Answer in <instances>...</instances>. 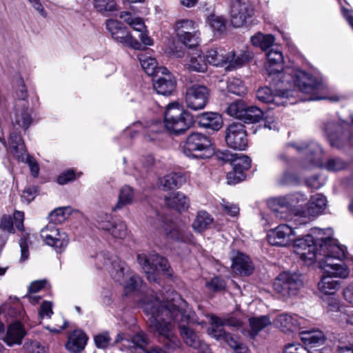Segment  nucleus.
<instances>
[{"instance_id": "37", "label": "nucleus", "mask_w": 353, "mask_h": 353, "mask_svg": "<svg viewBox=\"0 0 353 353\" xmlns=\"http://www.w3.org/2000/svg\"><path fill=\"white\" fill-rule=\"evenodd\" d=\"M335 276L332 274H325L323 275L320 281L318 283V288L321 292L324 294H333L340 288V283L334 280Z\"/></svg>"}, {"instance_id": "28", "label": "nucleus", "mask_w": 353, "mask_h": 353, "mask_svg": "<svg viewBox=\"0 0 353 353\" xmlns=\"http://www.w3.org/2000/svg\"><path fill=\"white\" fill-rule=\"evenodd\" d=\"M232 268L235 274L241 276H248L254 270V266L250 258L243 253H238L232 259Z\"/></svg>"}, {"instance_id": "53", "label": "nucleus", "mask_w": 353, "mask_h": 353, "mask_svg": "<svg viewBox=\"0 0 353 353\" xmlns=\"http://www.w3.org/2000/svg\"><path fill=\"white\" fill-rule=\"evenodd\" d=\"M307 348L299 343H288L283 347V353H307Z\"/></svg>"}, {"instance_id": "2", "label": "nucleus", "mask_w": 353, "mask_h": 353, "mask_svg": "<svg viewBox=\"0 0 353 353\" xmlns=\"http://www.w3.org/2000/svg\"><path fill=\"white\" fill-rule=\"evenodd\" d=\"M266 57L267 80L272 85H278L281 79H285L287 84L290 85H292V81H293L294 85L305 94H313L319 89L321 85L316 79L303 70L296 68L287 67L281 71L283 69V57L279 49L272 48L266 54Z\"/></svg>"}, {"instance_id": "22", "label": "nucleus", "mask_w": 353, "mask_h": 353, "mask_svg": "<svg viewBox=\"0 0 353 353\" xmlns=\"http://www.w3.org/2000/svg\"><path fill=\"white\" fill-rule=\"evenodd\" d=\"M234 57L233 51H228L224 48H213L207 51L205 59L207 62L216 67H222L230 63Z\"/></svg>"}, {"instance_id": "9", "label": "nucleus", "mask_w": 353, "mask_h": 353, "mask_svg": "<svg viewBox=\"0 0 353 353\" xmlns=\"http://www.w3.org/2000/svg\"><path fill=\"white\" fill-rule=\"evenodd\" d=\"M302 286L301 275L288 272L279 274L274 282V290L283 298L296 296Z\"/></svg>"}, {"instance_id": "48", "label": "nucleus", "mask_w": 353, "mask_h": 353, "mask_svg": "<svg viewBox=\"0 0 353 353\" xmlns=\"http://www.w3.org/2000/svg\"><path fill=\"white\" fill-rule=\"evenodd\" d=\"M228 92L236 95H242L246 92V88L243 81L236 77L229 78L227 82Z\"/></svg>"}, {"instance_id": "32", "label": "nucleus", "mask_w": 353, "mask_h": 353, "mask_svg": "<svg viewBox=\"0 0 353 353\" xmlns=\"http://www.w3.org/2000/svg\"><path fill=\"white\" fill-rule=\"evenodd\" d=\"M186 181L185 176L181 173H172L167 174L159 180V187L167 191L180 188Z\"/></svg>"}, {"instance_id": "40", "label": "nucleus", "mask_w": 353, "mask_h": 353, "mask_svg": "<svg viewBox=\"0 0 353 353\" xmlns=\"http://www.w3.org/2000/svg\"><path fill=\"white\" fill-rule=\"evenodd\" d=\"M133 199V190L128 185L122 187L119 194L118 202L112 207V210L115 212L123 208L124 206L130 204L132 202Z\"/></svg>"}, {"instance_id": "49", "label": "nucleus", "mask_w": 353, "mask_h": 353, "mask_svg": "<svg viewBox=\"0 0 353 353\" xmlns=\"http://www.w3.org/2000/svg\"><path fill=\"white\" fill-rule=\"evenodd\" d=\"M70 214L69 207L59 208L49 214L50 221L55 224L61 223L66 220Z\"/></svg>"}, {"instance_id": "39", "label": "nucleus", "mask_w": 353, "mask_h": 353, "mask_svg": "<svg viewBox=\"0 0 353 353\" xmlns=\"http://www.w3.org/2000/svg\"><path fill=\"white\" fill-rule=\"evenodd\" d=\"M223 155V160L230 161L233 168L239 170L243 173L244 170H247L250 168L251 159L248 156L228 153Z\"/></svg>"}, {"instance_id": "15", "label": "nucleus", "mask_w": 353, "mask_h": 353, "mask_svg": "<svg viewBox=\"0 0 353 353\" xmlns=\"http://www.w3.org/2000/svg\"><path fill=\"white\" fill-rule=\"evenodd\" d=\"M322 240L324 239L321 238L319 245ZM293 243L296 248V252L304 261H314L319 254V246H317L314 237L310 234L303 238H296V236Z\"/></svg>"}, {"instance_id": "16", "label": "nucleus", "mask_w": 353, "mask_h": 353, "mask_svg": "<svg viewBox=\"0 0 353 353\" xmlns=\"http://www.w3.org/2000/svg\"><path fill=\"white\" fill-rule=\"evenodd\" d=\"M225 141L231 148L239 150H245L248 145L245 126L240 123L230 124L225 130Z\"/></svg>"}, {"instance_id": "25", "label": "nucleus", "mask_w": 353, "mask_h": 353, "mask_svg": "<svg viewBox=\"0 0 353 353\" xmlns=\"http://www.w3.org/2000/svg\"><path fill=\"white\" fill-rule=\"evenodd\" d=\"M185 310L187 311L186 314H190V318L188 320V322L190 321L192 316L193 313L191 312V310L188 307V303H186V306H185ZM173 325H174V323H176V322H173ZM184 322L181 323H177L178 324H180V329H181V335L184 341V342L189 346L192 347L194 349H201L202 348L203 345H206L205 343H203L199 338V336L190 328L185 327L184 325H182L181 323H183ZM187 323V321L185 322Z\"/></svg>"}, {"instance_id": "54", "label": "nucleus", "mask_w": 353, "mask_h": 353, "mask_svg": "<svg viewBox=\"0 0 353 353\" xmlns=\"http://www.w3.org/2000/svg\"><path fill=\"white\" fill-rule=\"evenodd\" d=\"M346 166L345 162L340 159H330L325 164L326 169L333 172L341 170L345 168Z\"/></svg>"}, {"instance_id": "5", "label": "nucleus", "mask_w": 353, "mask_h": 353, "mask_svg": "<svg viewBox=\"0 0 353 353\" xmlns=\"http://www.w3.org/2000/svg\"><path fill=\"white\" fill-rule=\"evenodd\" d=\"M137 261L150 281L158 282L161 275L170 277L172 274L167 259L156 253L139 254Z\"/></svg>"}, {"instance_id": "44", "label": "nucleus", "mask_w": 353, "mask_h": 353, "mask_svg": "<svg viewBox=\"0 0 353 353\" xmlns=\"http://www.w3.org/2000/svg\"><path fill=\"white\" fill-rule=\"evenodd\" d=\"M263 117V112L260 108L256 106L248 107L246 105L242 121L247 123H257L261 120Z\"/></svg>"}, {"instance_id": "6", "label": "nucleus", "mask_w": 353, "mask_h": 353, "mask_svg": "<svg viewBox=\"0 0 353 353\" xmlns=\"http://www.w3.org/2000/svg\"><path fill=\"white\" fill-rule=\"evenodd\" d=\"M182 150L187 157L196 159L209 158L214 154L210 139L198 132L192 133L188 137Z\"/></svg>"}, {"instance_id": "55", "label": "nucleus", "mask_w": 353, "mask_h": 353, "mask_svg": "<svg viewBox=\"0 0 353 353\" xmlns=\"http://www.w3.org/2000/svg\"><path fill=\"white\" fill-rule=\"evenodd\" d=\"M53 314L52 303L48 301H44L39 308V316L40 319L50 318Z\"/></svg>"}, {"instance_id": "61", "label": "nucleus", "mask_w": 353, "mask_h": 353, "mask_svg": "<svg viewBox=\"0 0 353 353\" xmlns=\"http://www.w3.org/2000/svg\"><path fill=\"white\" fill-rule=\"evenodd\" d=\"M110 337L107 334H101L95 336L94 342L99 348H105L110 343Z\"/></svg>"}, {"instance_id": "4", "label": "nucleus", "mask_w": 353, "mask_h": 353, "mask_svg": "<svg viewBox=\"0 0 353 353\" xmlns=\"http://www.w3.org/2000/svg\"><path fill=\"white\" fill-rule=\"evenodd\" d=\"M193 123L191 114L177 103L169 104L165 112L164 126L170 133L180 134Z\"/></svg>"}, {"instance_id": "57", "label": "nucleus", "mask_w": 353, "mask_h": 353, "mask_svg": "<svg viewBox=\"0 0 353 353\" xmlns=\"http://www.w3.org/2000/svg\"><path fill=\"white\" fill-rule=\"evenodd\" d=\"M75 179V174L72 170H68L61 174L57 178V183L60 185H65Z\"/></svg>"}, {"instance_id": "36", "label": "nucleus", "mask_w": 353, "mask_h": 353, "mask_svg": "<svg viewBox=\"0 0 353 353\" xmlns=\"http://www.w3.org/2000/svg\"><path fill=\"white\" fill-rule=\"evenodd\" d=\"M299 335L304 345L311 347L323 345L325 342V336L320 330L303 331Z\"/></svg>"}, {"instance_id": "30", "label": "nucleus", "mask_w": 353, "mask_h": 353, "mask_svg": "<svg viewBox=\"0 0 353 353\" xmlns=\"http://www.w3.org/2000/svg\"><path fill=\"white\" fill-rule=\"evenodd\" d=\"M289 205L290 201L284 197L273 199L268 201L269 208L271 210L274 216L280 220H286L288 219V211L289 210Z\"/></svg>"}, {"instance_id": "7", "label": "nucleus", "mask_w": 353, "mask_h": 353, "mask_svg": "<svg viewBox=\"0 0 353 353\" xmlns=\"http://www.w3.org/2000/svg\"><path fill=\"white\" fill-rule=\"evenodd\" d=\"M272 87L277 88L274 92L269 87L261 88L258 90L256 93L257 99L265 103L272 104L276 106L285 105L288 103V100L290 97H292L291 89L292 88H297L292 81V86L287 84L285 79H281L279 82L278 85H272Z\"/></svg>"}, {"instance_id": "20", "label": "nucleus", "mask_w": 353, "mask_h": 353, "mask_svg": "<svg viewBox=\"0 0 353 353\" xmlns=\"http://www.w3.org/2000/svg\"><path fill=\"white\" fill-rule=\"evenodd\" d=\"M12 123L26 130L32 122V117L26 101H17L11 114Z\"/></svg>"}, {"instance_id": "27", "label": "nucleus", "mask_w": 353, "mask_h": 353, "mask_svg": "<svg viewBox=\"0 0 353 353\" xmlns=\"http://www.w3.org/2000/svg\"><path fill=\"white\" fill-rule=\"evenodd\" d=\"M198 26L192 20L182 19L176 23V36L179 39H185V37L190 35L193 43L198 38Z\"/></svg>"}, {"instance_id": "46", "label": "nucleus", "mask_w": 353, "mask_h": 353, "mask_svg": "<svg viewBox=\"0 0 353 353\" xmlns=\"http://www.w3.org/2000/svg\"><path fill=\"white\" fill-rule=\"evenodd\" d=\"M251 331L254 334L263 328L271 324V320L268 316H261L259 317H252L249 319Z\"/></svg>"}, {"instance_id": "58", "label": "nucleus", "mask_w": 353, "mask_h": 353, "mask_svg": "<svg viewBox=\"0 0 353 353\" xmlns=\"http://www.w3.org/2000/svg\"><path fill=\"white\" fill-rule=\"evenodd\" d=\"M228 344L233 348L236 353H249V350L245 345L239 343L232 337H230L228 341Z\"/></svg>"}, {"instance_id": "19", "label": "nucleus", "mask_w": 353, "mask_h": 353, "mask_svg": "<svg viewBox=\"0 0 353 353\" xmlns=\"http://www.w3.org/2000/svg\"><path fill=\"white\" fill-rule=\"evenodd\" d=\"M303 321V319L299 317L296 314L283 313L276 316L274 323L283 332L291 333L299 330Z\"/></svg>"}, {"instance_id": "64", "label": "nucleus", "mask_w": 353, "mask_h": 353, "mask_svg": "<svg viewBox=\"0 0 353 353\" xmlns=\"http://www.w3.org/2000/svg\"><path fill=\"white\" fill-rule=\"evenodd\" d=\"M334 353H353V346L345 345L341 340L339 341V344L336 347Z\"/></svg>"}, {"instance_id": "18", "label": "nucleus", "mask_w": 353, "mask_h": 353, "mask_svg": "<svg viewBox=\"0 0 353 353\" xmlns=\"http://www.w3.org/2000/svg\"><path fill=\"white\" fill-rule=\"evenodd\" d=\"M158 71L159 74L153 79L154 89L159 94L169 95L175 88V80L166 68L161 67Z\"/></svg>"}, {"instance_id": "17", "label": "nucleus", "mask_w": 353, "mask_h": 353, "mask_svg": "<svg viewBox=\"0 0 353 353\" xmlns=\"http://www.w3.org/2000/svg\"><path fill=\"white\" fill-rule=\"evenodd\" d=\"M296 236V232L290 226L281 224L270 230L267 237L269 243L272 245L287 247L293 243Z\"/></svg>"}, {"instance_id": "21", "label": "nucleus", "mask_w": 353, "mask_h": 353, "mask_svg": "<svg viewBox=\"0 0 353 353\" xmlns=\"http://www.w3.org/2000/svg\"><path fill=\"white\" fill-rule=\"evenodd\" d=\"M326 205V197L321 194H316L311 197L307 210L299 212V215L310 221L312 218L321 214Z\"/></svg>"}, {"instance_id": "60", "label": "nucleus", "mask_w": 353, "mask_h": 353, "mask_svg": "<svg viewBox=\"0 0 353 353\" xmlns=\"http://www.w3.org/2000/svg\"><path fill=\"white\" fill-rule=\"evenodd\" d=\"M223 210L230 216H236L239 214V208L236 205L223 201L221 203Z\"/></svg>"}, {"instance_id": "8", "label": "nucleus", "mask_w": 353, "mask_h": 353, "mask_svg": "<svg viewBox=\"0 0 353 353\" xmlns=\"http://www.w3.org/2000/svg\"><path fill=\"white\" fill-rule=\"evenodd\" d=\"M108 271L112 278L124 287L126 292L137 290L142 283L139 276L130 272L125 263L119 259L112 261Z\"/></svg>"}, {"instance_id": "45", "label": "nucleus", "mask_w": 353, "mask_h": 353, "mask_svg": "<svg viewBox=\"0 0 353 353\" xmlns=\"http://www.w3.org/2000/svg\"><path fill=\"white\" fill-rule=\"evenodd\" d=\"M168 236L176 241L184 243L192 241V234L185 228H174L168 234Z\"/></svg>"}, {"instance_id": "29", "label": "nucleus", "mask_w": 353, "mask_h": 353, "mask_svg": "<svg viewBox=\"0 0 353 353\" xmlns=\"http://www.w3.org/2000/svg\"><path fill=\"white\" fill-rule=\"evenodd\" d=\"M26 334L23 325L19 321L14 322L8 326L4 341L8 345H19Z\"/></svg>"}, {"instance_id": "52", "label": "nucleus", "mask_w": 353, "mask_h": 353, "mask_svg": "<svg viewBox=\"0 0 353 353\" xmlns=\"http://www.w3.org/2000/svg\"><path fill=\"white\" fill-rule=\"evenodd\" d=\"M225 285L224 280L219 276L214 277L211 281H207L205 283V286L209 290L214 292L224 290Z\"/></svg>"}, {"instance_id": "31", "label": "nucleus", "mask_w": 353, "mask_h": 353, "mask_svg": "<svg viewBox=\"0 0 353 353\" xmlns=\"http://www.w3.org/2000/svg\"><path fill=\"white\" fill-rule=\"evenodd\" d=\"M165 204L177 211H185L190 206V201L188 197L180 192L170 193L165 196Z\"/></svg>"}, {"instance_id": "35", "label": "nucleus", "mask_w": 353, "mask_h": 353, "mask_svg": "<svg viewBox=\"0 0 353 353\" xmlns=\"http://www.w3.org/2000/svg\"><path fill=\"white\" fill-rule=\"evenodd\" d=\"M199 125L214 130H219L222 126V119L220 114L215 112H205L198 116Z\"/></svg>"}, {"instance_id": "13", "label": "nucleus", "mask_w": 353, "mask_h": 353, "mask_svg": "<svg viewBox=\"0 0 353 353\" xmlns=\"http://www.w3.org/2000/svg\"><path fill=\"white\" fill-rule=\"evenodd\" d=\"M106 27L112 37L118 42L135 50H141V44L132 37L119 21L108 19L106 21Z\"/></svg>"}, {"instance_id": "42", "label": "nucleus", "mask_w": 353, "mask_h": 353, "mask_svg": "<svg viewBox=\"0 0 353 353\" xmlns=\"http://www.w3.org/2000/svg\"><path fill=\"white\" fill-rule=\"evenodd\" d=\"M212 221L209 214L205 211H200L192 223V228L195 232L201 233L208 228Z\"/></svg>"}, {"instance_id": "10", "label": "nucleus", "mask_w": 353, "mask_h": 353, "mask_svg": "<svg viewBox=\"0 0 353 353\" xmlns=\"http://www.w3.org/2000/svg\"><path fill=\"white\" fill-rule=\"evenodd\" d=\"M209 90L205 85L194 84L186 88L185 103L192 110L203 109L208 102Z\"/></svg>"}, {"instance_id": "23", "label": "nucleus", "mask_w": 353, "mask_h": 353, "mask_svg": "<svg viewBox=\"0 0 353 353\" xmlns=\"http://www.w3.org/2000/svg\"><path fill=\"white\" fill-rule=\"evenodd\" d=\"M291 146L295 148L299 152L305 150L307 159L312 161V165L315 166L321 165V156L323 153L322 148L319 144L314 142L307 143L301 142L290 144Z\"/></svg>"}, {"instance_id": "24", "label": "nucleus", "mask_w": 353, "mask_h": 353, "mask_svg": "<svg viewBox=\"0 0 353 353\" xmlns=\"http://www.w3.org/2000/svg\"><path fill=\"white\" fill-rule=\"evenodd\" d=\"M120 18L131 26L134 30L139 32V38L141 42L145 46H152L153 42L150 37L144 32L145 26L141 18L132 16L130 13L124 12L120 14Z\"/></svg>"}, {"instance_id": "50", "label": "nucleus", "mask_w": 353, "mask_h": 353, "mask_svg": "<svg viewBox=\"0 0 353 353\" xmlns=\"http://www.w3.org/2000/svg\"><path fill=\"white\" fill-rule=\"evenodd\" d=\"M94 8L101 13H105L117 10L115 0H93Z\"/></svg>"}, {"instance_id": "41", "label": "nucleus", "mask_w": 353, "mask_h": 353, "mask_svg": "<svg viewBox=\"0 0 353 353\" xmlns=\"http://www.w3.org/2000/svg\"><path fill=\"white\" fill-rule=\"evenodd\" d=\"M141 67L144 71L150 76L159 74V69L162 66L158 67L157 60L151 57L144 54H140L138 56Z\"/></svg>"}, {"instance_id": "1", "label": "nucleus", "mask_w": 353, "mask_h": 353, "mask_svg": "<svg viewBox=\"0 0 353 353\" xmlns=\"http://www.w3.org/2000/svg\"><path fill=\"white\" fill-rule=\"evenodd\" d=\"M185 306L186 302L175 292L168 293L163 301L154 297L144 303L145 312L151 315L148 319L150 330L166 339L165 350L159 347L145 350V346L148 344V339L142 332H138L130 340L118 335L117 342L120 341L121 346L125 349L139 348L143 353H170L179 345V341L172 332V321L186 322L190 316V314H186Z\"/></svg>"}, {"instance_id": "33", "label": "nucleus", "mask_w": 353, "mask_h": 353, "mask_svg": "<svg viewBox=\"0 0 353 353\" xmlns=\"http://www.w3.org/2000/svg\"><path fill=\"white\" fill-rule=\"evenodd\" d=\"M87 340L84 332L81 330H75L69 336L65 347L70 352L78 353L84 349Z\"/></svg>"}, {"instance_id": "56", "label": "nucleus", "mask_w": 353, "mask_h": 353, "mask_svg": "<svg viewBox=\"0 0 353 353\" xmlns=\"http://www.w3.org/2000/svg\"><path fill=\"white\" fill-rule=\"evenodd\" d=\"M244 178L243 173L239 170L233 168V171L230 172L227 174V180L228 184H236L241 181Z\"/></svg>"}, {"instance_id": "3", "label": "nucleus", "mask_w": 353, "mask_h": 353, "mask_svg": "<svg viewBox=\"0 0 353 353\" xmlns=\"http://www.w3.org/2000/svg\"><path fill=\"white\" fill-rule=\"evenodd\" d=\"M345 256V247L328 237L319 244V254L315 261L319 263L325 274H332L335 277L345 279L350 274L347 265L342 261Z\"/></svg>"}, {"instance_id": "38", "label": "nucleus", "mask_w": 353, "mask_h": 353, "mask_svg": "<svg viewBox=\"0 0 353 353\" xmlns=\"http://www.w3.org/2000/svg\"><path fill=\"white\" fill-rule=\"evenodd\" d=\"M9 145L10 152L20 161L27 159V153L21 137L16 133L10 136Z\"/></svg>"}, {"instance_id": "34", "label": "nucleus", "mask_w": 353, "mask_h": 353, "mask_svg": "<svg viewBox=\"0 0 353 353\" xmlns=\"http://www.w3.org/2000/svg\"><path fill=\"white\" fill-rule=\"evenodd\" d=\"M211 327L208 330V334L216 340H224L227 343L230 337V334H227L224 330V322L223 319L216 316H211Z\"/></svg>"}, {"instance_id": "47", "label": "nucleus", "mask_w": 353, "mask_h": 353, "mask_svg": "<svg viewBox=\"0 0 353 353\" xmlns=\"http://www.w3.org/2000/svg\"><path fill=\"white\" fill-rule=\"evenodd\" d=\"M246 104L242 100H237L228 105L227 112L231 117L242 121Z\"/></svg>"}, {"instance_id": "63", "label": "nucleus", "mask_w": 353, "mask_h": 353, "mask_svg": "<svg viewBox=\"0 0 353 353\" xmlns=\"http://www.w3.org/2000/svg\"><path fill=\"white\" fill-rule=\"evenodd\" d=\"M46 280L35 281L31 283L29 287V292L30 294H35L42 288H43L46 284Z\"/></svg>"}, {"instance_id": "59", "label": "nucleus", "mask_w": 353, "mask_h": 353, "mask_svg": "<svg viewBox=\"0 0 353 353\" xmlns=\"http://www.w3.org/2000/svg\"><path fill=\"white\" fill-rule=\"evenodd\" d=\"M19 245L21 248V258L20 261H25L28 259L29 256L28 252V238L24 237L21 239L19 241Z\"/></svg>"}, {"instance_id": "62", "label": "nucleus", "mask_w": 353, "mask_h": 353, "mask_svg": "<svg viewBox=\"0 0 353 353\" xmlns=\"http://www.w3.org/2000/svg\"><path fill=\"white\" fill-rule=\"evenodd\" d=\"M0 228L9 233L14 232L13 222L10 216H3L0 222Z\"/></svg>"}, {"instance_id": "26", "label": "nucleus", "mask_w": 353, "mask_h": 353, "mask_svg": "<svg viewBox=\"0 0 353 353\" xmlns=\"http://www.w3.org/2000/svg\"><path fill=\"white\" fill-rule=\"evenodd\" d=\"M185 66L190 71L197 72H204L207 70V61L205 56L199 49H193L188 53V59L186 61Z\"/></svg>"}, {"instance_id": "14", "label": "nucleus", "mask_w": 353, "mask_h": 353, "mask_svg": "<svg viewBox=\"0 0 353 353\" xmlns=\"http://www.w3.org/2000/svg\"><path fill=\"white\" fill-rule=\"evenodd\" d=\"M98 228L110 233L116 239H124L128 235L127 226L121 220H113L110 214L101 213L97 215Z\"/></svg>"}, {"instance_id": "12", "label": "nucleus", "mask_w": 353, "mask_h": 353, "mask_svg": "<svg viewBox=\"0 0 353 353\" xmlns=\"http://www.w3.org/2000/svg\"><path fill=\"white\" fill-rule=\"evenodd\" d=\"M41 237L46 245L54 248L57 252H63L69 242L68 234L53 224H48L41 229Z\"/></svg>"}, {"instance_id": "11", "label": "nucleus", "mask_w": 353, "mask_h": 353, "mask_svg": "<svg viewBox=\"0 0 353 353\" xmlns=\"http://www.w3.org/2000/svg\"><path fill=\"white\" fill-rule=\"evenodd\" d=\"M230 14L232 25L240 28L254 15V9L246 0H231Z\"/></svg>"}, {"instance_id": "43", "label": "nucleus", "mask_w": 353, "mask_h": 353, "mask_svg": "<svg viewBox=\"0 0 353 353\" xmlns=\"http://www.w3.org/2000/svg\"><path fill=\"white\" fill-rule=\"evenodd\" d=\"M274 40V37L272 34H263L261 32H258L250 38L252 44L259 47L263 50H266L271 47Z\"/></svg>"}, {"instance_id": "51", "label": "nucleus", "mask_w": 353, "mask_h": 353, "mask_svg": "<svg viewBox=\"0 0 353 353\" xmlns=\"http://www.w3.org/2000/svg\"><path fill=\"white\" fill-rule=\"evenodd\" d=\"M210 26L215 31L223 32L225 29V22L223 17L214 14L208 19Z\"/></svg>"}]
</instances>
